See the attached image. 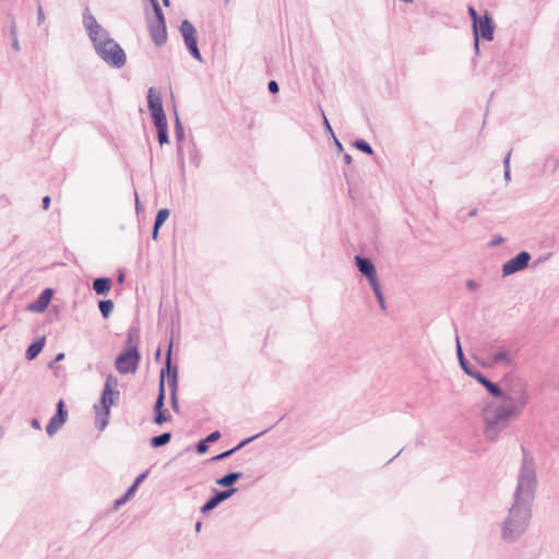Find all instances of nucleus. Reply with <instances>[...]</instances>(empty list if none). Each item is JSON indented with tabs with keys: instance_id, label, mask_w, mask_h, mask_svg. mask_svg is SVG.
<instances>
[{
	"instance_id": "1",
	"label": "nucleus",
	"mask_w": 559,
	"mask_h": 559,
	"mask_svg": "<svg viewBox=\"0 0 559 559\" xmlns=\"http://www.w3.org/2000/svg\"><path fill=\"white\" fill-rule=\"evenodd\" d=\"M469 376L483 384L492 396L502 399L500 403H489L483 409L485 435L488 439L493 440L509 426L512 419L522 415L530 401L528 391L522 383L509 390H502L478 370L469 372Z\"/></svg>"
},
{
	"instance_id": "2",
	"label": "nucleus",
	"mask_w": 559,
	"mask_h": 559,
	"mask_svg": "<svg viewBox=\"0 0 559 559\" xmlns=\"http://www.w3.org/2000/svg\"><path fill=\"white\" fill-rule=\"evenodd\" d=\"M536 472L533 457L523 449V459L513 495V503L502 522L501 538L506 543L518 540L527 530L532 518V503L536 490Z\"/></svg>"
},
{
	"instance_id": "3",
	"label": "nucleus",
	"mask_w": 559,
	"mask_h": 559,
	"mask_svg": "<svg viewBox=\"0 0 559 559\" xmlns=\"http://www.w3.org/2000/svg\"><path fill=\"white\" fill-rule=\"evenodd\" d=\"M83 25L92 40L96 53L109 66L117 69L126 64V53L109 33L96 21L88 8L83 12Z\"/></svg>"
},
{
	"instance_id": "4",
	"label": "nucleus",
	"mask_w": 559,
	"mask_h": 559,
	"mask_svg": "<svg viewBox=\"0 0 559 559\" xmlns=\"http://www.w3.org/2000/svg\"><path fill=\"white\" fill-rule=\"evenodd\" d=\"M117 385V378L112 374H109L106 378L103 393L100 396V405H95V424L99 430H104L108 425V418L110 413V407L115 403V397H118L119 392L115 390Z\"/></svg>"
},
{
	"instance_id": "5",
	"label": "nucleus",
	"mask_w": 559,
	"mask_h": 559,
	"mask_svg": "<svg viewBox=\"0 0 559 559\" xmlns=\"http://www.w3.org/2000/svg\"><path fill=\"white\" fill-rule=\"evenodd\" d=\"M140 361V354L136 348V345H132L131 347H127V349L121 353L115 361L116 369L122 373L134 372L138 368Z\"/></svg>"
},
{
	"instance_id": "6",
	"label": "nucleus",
	"mask_w": 559,
	"mask_h": 559,
	"mask_svg": "<svg viewBox=\"0 0 559 559\" xmlns=\"http://www.w3.org/2000/svg\"><path fill=\"white\" fill-rule=\"evenodd\" d=\"M179 31L181 36L183 37L185 44L189 52L192 55L194 59L201 61L202 57L198 48L197 29L193 26V24L188 20H183L181 22Z\"/></svg>"
},
{
	"instance_id": "7",
	"label": "nucleus",
	"mask_w": 559,
	"mask_h": 559,
	"mask_svg": "<svg viewBox=\"0 0 559 559\" xmlns=\"http://www.w3.org/2000/svg\"><path fill=\"white\" fill-rule=\"evenodd\" d=\"M171 349L173 341L169 342L167 354H166V371L168 377V385L170 388V402L171 407L175 412L179 411L178 399H177V366L171 365Z\"/></svg>"
},
{
	"instance_id": "8",
	"label": "nucleus",
	"mask_w": 559,
	"mask_h": 559,
	"mask_svg": "<svg viewBox=\"0 0 559 559\" xmlns=\"http://www.w3.org/2000/svg\"><path fill=\"white\" fill-rule=\"evenodd\" d=\"M516 350L506 345L499 346L498 349L490 356L488 366L503 365L512 367L515 364Z\"/></svg>"
},
{
	"instance_id": "9",
	"label": "nucleus",
	"mask_w": 559,
	"mask_h": 559,
	"mask_svg": "<svg viewBox=\"0 0 559 559\" xmlns=\"http://www.w3.org/2000/svg\"><path fill=\"white\" fill-rule=\"evenodd\" d=\"M531 254L527 251H521L514 258L502 265L503 276H509L527 267Z\"/></svg>"
},
{
	"instance_id": "10",
	"label": "nucleus",
	"mask_w": 559,
	"mask_h": 559,
	"mask_svg": "<svg viewBox=\"0 0 559 559\" xmlns=\"http://www.w3.org/2000/svg\"><path fill=\"white\" fill-rule=\"evenodd\" d=\"M147 107L151 111L152 118L155 121H162L166 119L160 94L154 88L150 87L147 91Z\"/></svg>"
},
{
	"instance_id": "11",
	"label": "nucleus",
	"mask_w": 559,
	"mask_h": 559,
	"mask_svg": "<svg viewBox=\"0 0 559 559\" xmlns=\"http://www.w3.org/2000/svg\"><path fill=\"white\" fill-rule=\"evenodd\" d=\"M164 373H165V370L163 369L162 373H160L158 396H157L155 405H154V413H155L154 423L156 425H163L164 423L170 420V416H167L165 414V409H164V404H165Z\"/></svg>"
},
{
	"instance_id": "12",
	"label": "nucleus",
	"mask_w": 559,
	"mask_h": 559,
	"mask_svg": "<svg viewBox=\"0 0 559 559\" xmlns=\"http://www.w3.org/2000/svg\"><path fill=\"white\" fill-rule=\"evenodd\" d=\"M68 413L64 409V402L60 400L57 404V413L50 418L46 426V432L52 437L66 423Z\"/></svg>"
},
{
	"instance_id": "13",
	"label": "nucleus",
	"mask_w": 559,
	"mask_h": 559,
	"mask_svg": "<svg viewBox=\"0 0 559 559\" xmlns=\"http://www.w3.org/2000/svg\"><path fill=\"white\" fill-rule=\"evenodd\" d=\"M214 491V496L211 497L202 507H201V512L202 513H207L210 511H212L213 509H215L221 502L227 500L228 498H230L236 491H237V488H228L226 490H223V491H218L216 489H213Z\"/></svg>"
},
{
	"instance_id": "14",
	"label": "nucleus",
	"mask_w": 559,
	"mask_h": 559,
	"mask_svg": "<svg viewBox=\"0 0 559 559\" xmlns=\"http://www.w3.org/2000/svg\"><path fill=\"white\" fill-rule=\"evenodd\" d=\"M355 261H356V266L358 267L359 272L367 277L370 285L372 283L379 282L376 267L370 259L364 258L360 255H356Z\"/></svg>"
},
{
	"instance_id": "15",
	"label": "nucleus",
	"mask_w": 559,
	"mask_h": 559,
	"mask_svg": "<svg viewBox=\"0 0 559 559\" xmlns=\"http://www.w3.org/2000/svg\"><path fill=\"white\" fill-rule=\"evenodd\" d=\"M493 31L495 25L491 17L488 14H485L477 22V49L479 48V36H481L486 40H492Z\"/></svg>"
},
{
	"instance_id": "16",
	"label": "nucleus",
	"mask_w": 559,
	"mask_h": 559,
	"mask_svg": "<svg viewBox=\"0 0 559 559\" xmlns=\"http://www.w3.org/2000/svg\"><path fill=\"white\" fill-rule=\"evenodd\" d=\"M52 297V290L50 288L44 289L38 298L27 306V310L32 312H43L49 305Z\"/></svg>"
},
{
	"instance_id": "17",
	"label": "nucleus",
	"mask_w": 559,
	"mask_h": 559,
	"mask_svg": "<svg viewBox=\"0 0 559 559\" xmlns=\"http://www.w3.org/2000/svg\"><path fill=\"white\" fill-rule=\"evenodd\" d=\"M150 33L153 41L157 46H162L166 43L167 39V31H166V24L160 23H152L150 25Z\"/></svg>"
},
{
	"instance_id": "18",
	"label": "nucleus",
	"mask_w": 559,
	"mask_h": 559,
	"mask_svg": "<svg viewBox=\"0 0 559 559\" xmlns=\"http://www.w3.org/2000/svg\"><path fill=\"white\" fill-rule=\"evenodd\" d=\"M267 430H264L258 435H254L250 438H247L246 440L241 441L238 445H236L235 448L230 449V450H227L221 454H217L215 456L212 457V461H222L226 457H229L233 453H235L236 451H238L239 449H241L242 447H245L246 444L250 443L251 441H253L254 439L259 438L260 436H262L263 433H265Z\"/></svg>"
},
{
	"instance_id": "19",
	"label": "nucleus",
	"mask_w": 559,
	"mask_h": 559,
	"mask_svg": "<svg viewBox=\"0 0 559 559\" xmlns=\"http://www.w3.org/2000/svg\"><path fill=\"white\" fill-rule=\"evenodd\" d=\"M175 135L178 142L177 145V155L179 160L183 162V148H182V141L185 140V130L180 122V119L178 116H176V122H175Z\"/></svg>"
},
{
	"instance_id": "20",
	"label": "nucleus",
	"mask_w": 559,
	"mask_h": 559,
	"mask_svg": "<svg viewBox=\"0 0 559 559\" xmlns=\"http://www.w3.org/2000/svg\"><path fill=\"white\" fill-rule=\"evenodd\" d=\"M44 346H45V337L36 340L26 349V353H25L26 359H28V360L35 359L39 355V353L43 350Z\"/></svg>"
},
{
	"instance_id": "21",
	"label": "nucleus",
	"mask_w": 559,
	"mask_h": 559,
	"mask_svg": "<svg viewBox=\"0 0 559 559\" xmlns=\"http://www.w3.org/2000/svg\"><path fill=\"white\" fill-rule=\"evenodd\" d=\"M111 281L108 277H98L93 283V289L97 295H107L110 290Z\"/></svg>"
},
{
	"instance_id": "22",
	"label": "nucleus",
	"mask_w": 559,
	"mask_h": 559,
	"mask_svg": "<svg viewBox=\"0 0 559 559\" xmlns=\"http://www.w3.org/2000/svg\"><path fill=\"white\" fill-rule=\"evenodd\" d=\"M241 477H242V473L231 472V473H228V474L224 475L223 477L218 478L216 480V484L219 486H223V487L233 488L231 486Z\"/></svg>"
},
{
	"instance_id": "23",
	"label": "nucleus",
	"mask_w": 559,
	"mask_h": 559,
	"mask_svg": "<svg viewBox=\"0 0 559 559\" xmlns=\"http://www.w3.org/2000/svg\"><path fill=\"white\" fill-rule=\"evenodd\" d=\"M455 341H456V354H457L460 366L469 376V372H474L476 369L471 368L468 366V362H467V360L465 359V357L463 355V350H462V346H461V343H460L459 335H456Z\"/></svg>"
},
{
	"instance_id": "24",
	"label": "nucleus",
	"mask_w": 559,
	"mask_h": 559,
	"mask_svg": "<svg viewBox=\"0 0 559 559\" xmlns=\"http://www.w3.org/2000/svg\"><path fill=\"white\" fill-rule=\"evenodd\" d=\"M155 127L157 130L158 142L163 145L168 143V133H167V119L162 121H155Z\"/></svg>"
},
{
	"instance_id": "25",
	"label": "nucleus",
	"mask_w": 559,
	"mask_h": 559,
	"mask_svg": "<svg viewBox=\"0 0 559 559\" xmlns=\"http://www.w3.org/2000/svg\"><path fill=\"white\" fill-rule=\"evenodd\" d=\"M170 439H171V433L170 432H164V433H162L159 436L151 438L150 444L153 448H160V447L166 445L170 441Z\"/></svg>"
},
{
	"instance_id": "26",
	"label": "nucleus",
	"mask_w": 559,
	"mask_h": 559,
	"mask_svg": "<svg viewBox=\"0 0 559 559\" xmlns=\"http://www.w3.org/2000/svg\"><path fill=\"white\" fill-rule=\"evenodd\" d=\"M468 14L473 21V32H474V46L475 49H477V22L483 17L479 16L476 12V10L473 7H468L467 9Z\"/></svg>"
},
{
	"instance_id": "27",
	"label": "nucleus",
	"mask_w": 559,
	"mask_h": 559,
	"mask_svg": "<svg viewBox=\"0 0 559 559\" xmlns=\"http://www.w3.org/2000/svg\"><path fill=\"white\" fill-rule=\"evenodd\" d=\"M371 287H372V290H373V293H374V295L377 297V300L379 302V306H380L381 310L385 311L386 310V304H385V299H384V296H383V293L381 290L379 282L372 283Z\"/></svg>"
},
{
	"instance_id": "28",
	"label": "nucleus",
	"mask_w": 559,
	"mask_h": 559,
	"mask_svg": "<svg viewBox=\"0 0 559 559\" xmlns=\"http://www.w3.org/2000/svg\"><path fill=\"white\" fill-rule=\"evenodd\" d=\"M99 310L104 318H108L114 310V302L110 299L100 300L98 304Z\"/></svg>"
},
{
	"instance_id": "29",
	"label": "nucleus",
	"mask_w": 559,
	"mask_h": 559,
	"mask_svg": "<svg viewBox=\"0 0 559 559\" xmlns=\"http://www.w3.org/2000/svg\"><path fill=\"white\" fill-rule=\"evenodd\" d=\"M169 214L170 212L168 209H162L157 212L154 223V225H156V228H160L164 222L169 217Z\"/></svg>"
},
{
	"instance_id": "30",
	"label": "nucleus",
	"mask_w": 559,
	"mask_h": 559,
	"mask_svg": "<svg viewBox=\"0 0 559 559\" xmlns=\"http://www.w3.org/2000/svg\"><path fill=\"white\" fill-rule=\"evenodd\" d=\"M354 146H355L357 150H359V151H361V152H364V153H366V154H368V155H372V154H373V150H372V147H371V146H370V144H369L368 142H366L365 140H356V141L354 142Z\"/></svg>"
},
{
	"instance_id": "31",
	"label": "nucleus",
	"mask_w": 559,
	"mask_h": 559,
	"mask_svg": "<svg viewBox=\"0 0 559 559\" xmlns=\"http://www.w3.org/2000/svg\"><path fill=\"white\" fill-rule=\"evenodd\" d=\"M151 2H152V7H153V10H154V13H155V17H156V21L154 23L166 24L165 23L164 14L162 12V9H160L159 3L157 2V0H151Z\"/></svg>"
},
{
	"instance_id": "32",
	"label": "nucleus",
	"mask_w": 559,
	"mask_h": 559,
	"mask_svg": "<svg viewBox=\"0 0 559 559\" xmlns=\"http://www.w3.org/2000/svg\"><path fill=\"white\" fill-rule=\"evenodd\" d=\"M139 333L136 329H130L127 336V345L131 347L132 345L138 346Z\"/></svg>"
},
{
	"instance_id": "33",
	"label": "nucleus",
	"mask_w": 559,
	"mask_h": 559,
	"mask_svg": "<svg viewBox=\"0 0 559 559\" xmlns=\"http://www.w3.org/2000/svg\"><path fill=\"white\" fill-rule=\"evenodd\" d=\"M207 450H209V447H207V443H206V441H205V440H202V441H200V442L198 443V445H197V452H198L199 454H204L205 452H207Z\"/></svg>"
},
{
	"instance_id": "34",
	"label": "nucleus",
	"mask_w": 559,
	"mask_h": 559,
	"mask_svg": "<svg viewBox=\"0 0 559 559\" xmlns=\"http://www.w3.org/2000/svg\"><path fill=\"white\" fill-rule=\"evenodd\" d=\"M267 88L272 94H276L280 91L277 82L273 80L269 82Z\"/></svg>"
},
{
	"instance_id": "35",
	"label": "nucleus",
	"mask_w": 559,
	"mask_h": 559,
	"mask_svg": "<svg viewBox=\"0 0 559 559\" xmlns=\"http://www.w3.org/2000/svg\"><path fill=\"white\" fill-rule=\"evenodd\" d=\"M219 437H221L219 431H214V432H211V433L206 437L205 441H206V443H209V442H215V441H217V440L219 439Z\"/></svg>"
},
{
	"instance_id": "36",
	"label": "nucleus",
	"mask_w": 559,
	"mask_h": 559,
	"mask_svg": "<svg viewBox=\"0 0 559 559\" xmlns=\"http://www.w3.org/2000/svg\"><path fill=\"white\" fill-rule=\"evenodd\" d=\"M129 500V498L123 495L122 497H120L119 499H117L114 503V507H115V510L119 509L121 506H123L127 501Z\"/></svg>"
},
{
	"instance_id": "37",
	"label": "nucleus",
	"mask_w": 559,
	"mask_h": 559,
	"mask_svg": "<svg viewBox=\"0 0 559 559\" xmlns=\"http://www.w3.org/2000/svg\"><path fill=\"white\" fill-rule=\"evenodd\" d=\"M147 475H148V471H146V472H144V473L140 474V475L135 478V480L133 481V485H134V486H136V487H139V485H140V484H141V483H142L146 477H147Z\"/></svg>"
},
{
	"instance_id": "38",
	"label": "nucleus",
	"mask_w": 559,
	"mask_h": 559,
	"mask_svg": "<svg viewBox=\"0 0 559 559\" xmlns=\"http://www.w3.org/2000/svg\"><path fill=\"white\" fill-rule=\"evenodd\" d=\"M321 114H322V117H323V123H324V126H325L326 130H329V132L334 136V133H333V131H332L331 124H330V122H329V120H328V118H326V116L324 115V111H323L322 109H321Z\"/></svg>"
},
{
	"instance_id": "39",
	"label": "nucleus",
	"mask_w": 559,
	"mask_h": 559,
	"mask_svg": "<svg viewBox=\"0 0 559 559\" xmlns=\"http://www.w3.org/2000/svg\"><path fill=\"white\" fill-rule=\"evenodd\" d=\"M511 154H512V151H509L506 155V157L503 158V166H504V169H510V158H511Z\"/></svg>"
},
{
	"instance_id": "40",
	"label": "nucleus",
	"mask_w": 559,
	"mask_h": 559,
	"mask_svg": "<svg viewBox=\"0 0 559 559\" xmlns=\"http://www.w3.org/2000/svg\"><path fill=\"white\" fill-rule=\"evenodd\" d=\"M503 240H504V239H503L501 236H498V237H496V238H493V239L491 240L490 246H491V247L499 246V245H501V243L503 242Z\"/></svg>"
},
{
	"instance_id": "41",
	"label": "nucleus",
	"mask_w": 559,
	"mask_h": 559,
	"mask_svg": "<svg viewBox=\"0 0 559 559\" xmlns=\"http://www.w3.org/2000/svg\"><path fill=\"white\" fill-rule=\"evenodd\" d=\"M136 489L138 487L132 484L124 495L130 499L134 495Z\"/></svg>"
},
{
	"instance_id": "42",
	"label": "nucleus",
	"mask_w": 559,
	"mask_h": 559,
	"mask_svg": "<svg viewBox=\"0 0 559 559\" xmlns=\"http://www.w3.org/2000/svg\"><path fill=\"white\" fill-rule=\"evenodd\" d=\"M37 20H38V24H41L45 20V14H44L41 7L38 8Z\"/></svg>"
},
{
	"instance_id": "43",
	"label": "nucleus",
	"mask_w": 559,
	"mask_h": 559,
	"mask_svg": "<svg viewBox=\"0 0 559 559\" xmlns=\"http://www.w3.org/2000/svg\"><path fill=\"white\" fill-rule=\"evenodd\" d=\"M50 205V197L46 195L43 198V207L44 210H48Z\"/></svg>"
},
{
	"instance_id": "44",
	"label": "nucleus",
	"mask_w": 559,
	"mask_h": 559,
	"mask_svg": "<svg viewBox=\"0 0 559 559\" xmlns=\"http://www.w3.org/2000/svg\"><path fill=\"white\" fill-rule=\"evenodd\" d=\"M503 176H504V180L507 182H509L510 179H511V170L510 169H504V175Z\"/></svg>"
},
{
	"instance_id": "45",
	"label": "nucleus",
	"mask_w": 559,
	"mask_h": 559,
	"mask_svg": "<svg viewBox=\"0 0 559 559\" xmlns=\"http://www.w3.org/2000/svg\"><path fill=\"white\" fill-rule=\"evenodd\" d=\"M158 230H159V228H156V225H154V227H153V233H152V238H153L154 240H157V237H158Z\"/></svg>"
},
{
	"instance_id": "46",
	"label": "nucleus",
	"mask_w": 559,
	"mask_h": 559,
	"mask_svg": "<svg viewBox=\"0 0 559 559\" xmlns=\"http://www.w3.org/2000/svg\"><path fill=\"white\" fill-rule=\"evenodd\" d=\"M31 425L35 429H40V424H39V421L37 419H33Z\"/></svg>"
},
{
	"instance_id": "47",
	"label": "nucleus",
	"mask_w": 559,
	"mask_h": 559,
	"mask_svg": "<svg viewBox=\"0 0 559 559\" xmlns=\"http://www.w3.org/2000/svg\"><path fill=\"white\" fill-rule=\"evenodd\" d=\"M345 164L349 165L352 163V156L349 154H345L343 157Z\"/></svg>"
},
{
	"instance_id": "48",
	"label": "nucleus",
	"mask_w": 559,
	"mask_h": 559,
	"mask_svg": "<svg viewBox=\"0 0 559 559\" xmlns=\"http://www.w3.org/2000/svg\"><path fill=\"white\" fill-rule=\"evenodd\" d=\"M12 47L14 50L19 51L20 50V44H19V40L15 38L12 43Z\"/></svg>"
},
{
	"instance_id": "49",
	"label": "nucleus",
	"mask_w": 559,
	"mask_h": 559,
	"mask_svg": "<svg viewBox=\"0 0 559 559\" xmlns=\"http://www.w3.org/2000/svg\"><path fill=\"white\" fill-rule=\"evenodd\" d=\"M476 283L474 281H468L467 283V287L471 288V289H474L476 287Z\"/></svg>"
},
{
	"instance_id": "50",
	"label": "nucleus",
	"mask_w": 559,
	"mask_h": 559,
	"mask_svg": "<svg viewBox=\"0 0 559 559\" xmlns=\"http://www.w3.org/2000/svg\"><path fill=\"white\" fill-rule=\"evenodd\" d=\"M64 358V354L63 353H59L56 358H55V361H60Z\"/></svg>"
},
{
	"instance_id": "51",
	"label": "nucleus",
	"mask_w": 559,
	"mask_h": 559,
	"mask_svg": "<svg viewBox=\"0 0 559 559\" xmlns=\"http://www.w3.org/2000/svg\"><path fill=\"white\" fill-rule=\"evenodd\" d=\"M476 215H477V209H473V210H471V211L468 212V216H469V217H474V216H476Z\"/></svg>"
},
{
	"instance_id": "52",
	"label": "nucleus",
	"mask_w": 559,
	"mask_h": 559,
	"mask_svg": "<svg viewBox=\"0 0 559 559\" xmlns=\"http://www.w3.org/2000/svg\"><path fill=\"white\" fill-rule=\"evenodd\" d=\"M334 140H335V144H336L337 148L340 151H342L343 150V145L341 144V142L335 136H334Z\"/></svg>"
},
{
	"instance_id": "53",
	"label": "nucleus",
	"mask_w": 559,
	"mask_h": 559,
	"mask_svg": "<svg viewBox=\"0 0 559 559\" xmlns=\"http://www.w3.org/2000/svg\"><path fill=\"white\" fill-rule=\"evenodd\" d=\"M201 527H202V523H201V522H197V524H195V531H197V532H200V531H201Z\"/></svg>"
},
{
	"instance_id": "54",
	"label": "nucleus",
	"mask_w": 559,
	"mask_h": 559,
	"mask_svg": "<svg viewBox=\"0 0 559 559\" xmlns=\"http://www.w3.org/2000/svg\"><path fill=\"white\" fill-rule=\"evenodd\" d=\"M163 3L165 7H168L169 5V0H163Z\"/></svg>"
},
{
	"instance_id": "55",
	"label": "nucleus",
	"mask_w": 559,
	"mask_h": 559,
	"mask_svg": "<svg viewBox=\"0 0 559 559\" xmlns=\"http://www.w3.org/2000/svg\"><path fill=\"white\" fill-rule=\"evenodd\" d=\"M56 362H57V361H55V360H53L52 362H50V364H49V367H50V368H53V366H56Z\"/></svg>"
},
{
	"instance_id": "56",
	"label": "nucleus",
	"mask_w": 559,
	"mask_h": 559,
	"mask_svg": "<svg viewBox=\"0 0 559 559\" xmlns=\"http://www.w3.org/2000/svg\"><path fill=\"white\" fill-rule=\"evenodd\" d=\"M119 282H122L123 281V274H120L119 278H118Z\"/></svg>"
},
{
	"instance_id": "57",
	"label": "nucleus",
	"mask_w": 559,
	"mask_h": 559,
	"mask_svg": "<svg viewBox=\"0 0 559 559\" xmlns=\"http://www.w3.org/2000/svg\"><path fill=\"white\" fill-rule=\"evenodd\" d=\"M159 355H160V349H157V352H156V357L158 358V357H159Z\"/></svg>"
},
{
	"instance_id": "58",
	"label": "nucleus",
	"mask_w": 559,
	"mask_h": 559,
	"mask_svg": "<svg viewBox=\"0 0 559 559\" xmlns=\"http://www.w3.org/2000/svg\"><path fill=\"white\" fill-rule=\"evenodd\" d=\"M2 437V431L0 430V438Z\"/></svg>"
}]
</instances>
